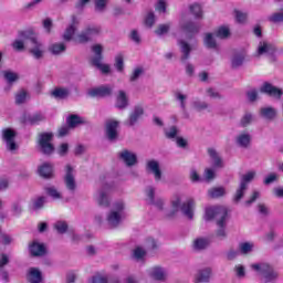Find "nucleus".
Masks as SVG:
<instances>
[{
	"instance_id": "nucleus-1",
	"label": "nucleus",
	"mask_w": 283,
	"mask_h": 283,
	"mask_svg": "<svg viewBox=\"0 0 283 283\" xmlns=\"http://www.w3.org/2000/svg\"><path fill=\"white\" fill-rule=\"evenodd\" d=\"M227 218H229V209L224 206H214L206 209V220H217L219 229L217 230L218 238H227V231L224 227L227 224Z\"/></svg>"
},
{
	"instance_id": "nucleus-2",
	"label": "nucleus",
	"mask_w": 283,
	"mask_h": 283,
	"mask_svg": "<svg viewBox=\"0 0 283 283\" xmlns=\"http://www.w3.org/2000/svg\"><path fill=\"white\" fill-rule=\"evenodd\" d=\"M251 269L258 271L265 283L275 282L279 277L277 272L269 263H254Z\"/></svg>"
},
{
	"instance_id": "nucleus-3",
	"label": "nucleus",
	"mask_w": 283,
	"mask_h": 283,
	"mask_svg": "<svg viewBox=\"0 0 283 283\" xmlns=\"http://www.w3.org/2000/svg\"><path fill=\"white\" fill-rule=\"evenodd\" d=\"M52 140H54V133H40L38 135V145L45 156H50L54 154V144H52Z\"/></svg>"
},
{
	"instance_id": "nucleus-4",
	"label": "nucleus",
	"mask_w": 283,
	"mask_h": 283,
	"mask_svg": "<svg viewBox=\"0 0 283 283\" xmlns=\"http://www.w3.org/2000/svg\"><path fill=\"white\" fill-rule=\"evenodd\" d=\"M95 56L91 60L92 65L101 70L102 74H109V64H103V45L95 44L92 46Z\"/></svg>"
},
{
	"instance_id": "nucleus-5",
	"label": "nucleus",
	"mask_w": 283,
	"mask_h": 283,
	"mask_svg": "<svg viewBox=\"0 0 283 283\" xmlns=\"http://www.w3.org/2000/svg\"><path fill=\"white\" fill-rule=\"evenodd\" d=\"M2 140L6 143L8 151H17L19 145L17 144V133L12 128H4L2 130Z\"/></svg>"
},
{
	"instance_id": "nucleus-6",
	"label": "nucleus",
	"mask_w": 283,
	"mask_h": 283,
	"mask_svg": "<svg viewBox=\"0 0 283 283\" xmlns=\"http://www.w3.org/2000/svg\"><path fill=\"white\" fill-rule=\"evenodd\" d=\"M113 92L114 87L105 84L90 88L87 96L91 98H107V96H112Z\"/></svg>"
},
{
	"instance_id": "nucleus-7",
	"label": "nucleus",
	"mask_w": 283,
	"mask_h": 283,
	"mask_svg": "<svg viewBox=\"0 0 283 283\" xmlns=\"http://www.w3.org/2000/svg\"><path fill=\"white\" fill-rule=\"evenodd\" d=\"M97 34H101V28L99 27H87L84 31H82L75 38V43H88V41H92L93 36H97Z\"/></svg>"
},
{
	"instance_id": "nucleus-8",
	"label": "nucleus",
	"mask_w": 283,
	"mask_h": 283,
	"mask_svg": "<svg viewBox=\"0 0 283 283\" xmlns=\"http://www.w3.org/2000/svg\"><path fill=\"white\" fill-rule=\"evenodd\" d=\"M245 61H248L247 60V51L245 50L237 51L232 55L231 67L233 70H238V67H242V65H244Z\"/></svg>"
},
{
	"instance_id": "nucleus-9",
	"label": "nucleus",
	"mask_w": 283,
	"mask_h": 283,
	"mask_svg": "<svg viewBox=\"0 0 283 283\" xmlns=\"http://www.w3.org/2000/svg\"><path fill=\"white\" fill-rule=\"evenodd\" d=\"M118 122L109 119L106 122V136L108 140H116L118 138Z\"/></svg>"
},
{
	"instance_id": "nucleus-10",
	"label": "nucleus",
	"mask_w": 283,
	"mask_h": 283,
	"mask_svg": "<svg viewBox=\"0 0 283 283\" xmlns=\"http://www.w3.org/2000/svg\"><path fill=\"white\" fill-rule=\"evenodd\" d=\"M119 158L120 160H123V163H125L127 167H134V165L138 163V157L136 156V154L127 149H124L119 153Z\"/></svg>"
},
{
	"instance_id": "nucleus-11",
	"label": "nucleus",
	"mask_w": 283,
	"mask_h": 283,
	"mask_svg": "<svg viewBox=\"0 0 283 283\" xmlns=\"http://www.w3.org/2000/svg\"><path fill=\"white\" fill-rule=\"evenodd\" d=\"M74 168L71 165H66V175L64 177V182L69 191H76V180L73 175Z\"/></svg>"
},
{
	"instance_id": "nucleus-12",
	"label": "nucleus",
	"mask_w": 283,
	"mask_h": 283,
	"mask_svg": "<svg viewBox=\"0 0 283 283\" xmlns=\"http://www.w3.org/2000/svg\"><path fill=\"white\" fill-rule=\"evenodd\" d=\"M261 92L263 94H268V96H273L274 98H282V90L273 86L271 83L265 82L261 87Z\"/></svg>"
},
{
	"instance_id": "nucleus-13",
	"label": "nucleus",
	"mask_w": 283,
	"mask_h": 283,
	"mask_svg": "<svg viewBox=\"0 0 283 283\" xmlns=\"http://www.w3.org/2000/svg\"><path fill=\"white\" fill-rule=\"evenodd\" d=\"M181 30L191 39L193 34L200 32V24L193 21H186L181 24Z\"/></svg>"
},
{
	"instance_id": "nucleus-14",
	"label": "nucleus",
	"mask_w": 283,
	"mask_h": 283,
	"mask_svg": "<svg viewBox=\"0 0 283 283\" xmlns=\"http://www.w3.org/2000/svg\"><path fill=\"white\" fill-rule=\"evenodd\" d=\"M29 251L33 258H41V256L45 255V253H46L45 245L43 243H39L36 241H33L29 245Z\"/></svg>"
},
{
	"instance_id": "nucleus-15",
	"label": "nucleus",
	"mask_w": 283,
	"mask_h": 283,
	"mask_svg": "<svg viewBox=\"0 0 283 283\" xmlns=\"http://www.w3.org/2000/svg\"><path fill=\"white\" fill-rule=\"evenodd\" d=\"M146 169L148 171H151V174H154L155 176V180L158 182L159 180H161L163 178V171L160 170V164H158V161L156 160H149L146 164Z\"/></svg>"
},
{
	"instance_id": "nucleus-16",
	"label": "nucleus",
	"mask_w": 283,
	"mask_h": 283,
	"mask_svg": "<svg viewBox=\"0 0 283 283\" xmlns=\"http://www.w3.org/2000/svg\"><path fill=\"white\" fill-rule=\"evenodd\" d=\"M193 207H196V201H193V199H188L181 205V211L184 216L189 218V220H193Z\"/></svg>"
},
{
	"instance_id": "nucleus-17",
	"label": "nucleus",
	"mask_w": 283,
	"mask_h": 283,
	"mask_svg": "<svg viewBox=\"0 0 283 283\" xmlns=\"http://www.w3.org/2000/svg\"><path fill=\"white\" fill-rule=\"evenodd\" d=\"M178 45L180 46V52H181V61L185 63V61H188L190 54H191V45L187 43L184 40L178 41Z\"/></svg>"
},
{
	"instance_id": "nucleus-18",
	"label": "nucleus",
	"mask_w": 283,
	"mask_h": 283,
	"mask_svg": "<svg viewBox=\"0 0 283 283\" xmlns=\"http://www.w3.org/2000/svg\"><path fill=\"white\" fill-rule=\"evenodd\" d=\"M211 277V270L209 268H206L203 270H200L196 277L195 282L196 283H209V280Z\"/></svg>"
},
{
	"instance_id": "nucleus-19",
	"label": "nucleus",
	"mask_w": 283,
	"mask_h": 283,
	"mask_svg": "<svg viewBox=\"0 0 283 283\" xmlns=\"http://www.w3.org/2000/svg\"><path fill=\"white\" fill-rule=\"evenodd\" d=\"M145 114L143 106H135L134 112L130 114L128 125L132 127L138 123V118Z\"/></svg>"
},
{
	"instance_id": "nucleus-20",
	"label": "nucleus",
	"mask_w": 283,
	"mask_h": 283,
	"mask_svg": "<svg viewBox=\"0 0 283 283\" xmlns=\"http://www.w3.org/2000/svg\"><path fill=\"white\" fill-rule=\"evenodd\" d=\"M277 52V49L275 45L269 43V42H260L258 53L259 54H275Z\"/></svg>"
},
{
	"instance_id": "nucleus-21",
	"label": "nucleus",
	"mask_w": 283,
	"mask_h": 283,
	"mask_svg": "<svg viewBox=\"0 0 283 283\" xmlns=\"http://www.w3.org/2000/svg\"><path fill=\"white\" fill-rule=\"evenodd\" d=\"M28 281L30 283H41L43 282V275L41 274V271L36 268H31L29 270Z\"/></svg>"
},
{
	"instance_id": "nucleus-22",
	"label": "nucleus",
	"mask_w": 283,
	"mask_h": 283,
	"mask_svg": "<svg viewBox=\"0 0 283 283\" xmlns=\"http://www.w3.org/2000/svg\"><path fill=\"white\" fill-rule=\"evenodd\" d=\"M76 23H78V21H76V17L73 15L72 24L69 28H66V30L63 34V39L65 41H72V36H74V34L76 32Z\"/></svg>"
},
{
	"instance_id": "nucleus-23",
	"label": "nucleus",
	"mask_w": 283,
	"mask_h": 283,
	"mask_svg": "<svg viewBox=\"0 0 283 283\" xmlns=\"http://www.w3.org/2000/svg\"><path fill=\"white\" fill-rule=\"evenodd\" d=\"M129 105V101L127 99V94L125 91H119L116 99V107L118 109H125Z\"/></svg>"
},
{
	"instance_id": "nucleus-24",
	"label": "nucleus",
	"mask_w": 283,
	"mask_h": 283,
	"mask_svg": "<svg viewBox=\"0 0 283 283\" xmlns=\"http://www.w3.org/2000/svg\"><path fill=\"white\" fill-rule=\"evenodd\" d=\"M18 36L24 41H31L33 44L38 42L36 36L34 35V30L32 29L19 31Z\"/></svg>"
},
{
	"instance_id": "nucleus-25",
	"label": "nucleus",
	"mask_w": 283,
	"mask_h": 283,
	"mask_svg": "<svg viewBox=\"0 0 283 283\" xmlns=\"http://www.w3.org/2000/svg\"><path fill=\"white\" fill-rule=\"evenodd\" d=\"M66 123L71 129H74V127H77V125H85V120H83V118L76 114L70 115L66 118Z\"/></svg>"
},
{
	"instance_id": "nucleus-26",
	"label": "nucleus",
	"mask_w": 283,
	"mask_h": 283,
	"mask_svg": "<svg viewBox=\"0 0 283 283\" xmlns=\"http://www.w3.org/2000/svg\"><path fill=\"white\" fill-rule=\"evenodd\" d=\"M39 175L42 178H52V176H54V168L50 164H43L39 168Z\"/></svg>"
},
{
	"instance_id": "nucleus-27",
	"label": "nucleus",
	"mask_w": 283,
	"mask_h": 283,
	"mask_svg": "<svg viewBox=\"0 0 283 283\" xmlns=\"http://www.w3.org/2000/svg\"><path fill=\"white\" fill-rule=\"evenodd\" d=\"M149 275H150V277H153V280L163 282V280H165V270H163V268H160V266L151 268L149 271Z\"/></svg>"
},
{
	"instance_id": "nucleus-28",
	"label": "nucleus",
	"mask_w": 283,
	"mask_h": 283,
	"mask_svg": "<svg viewBox=\"0 0 283 283\" xmlns=\"http://www.w3.org/2000/svg\"><path fill=\"white\" fill-rule=\"evenodd\" d=\"M52 96L60 101H63L64 98H67V96H70V90L56 87L52 91Z\"/></svg>"
},
{
	"instance_id": "nucleus-29",
	"label": "nucleus",
	"mask_w": 283,
	"mask_h": 283,
	"mask_svg": "<svg viewBox=\"0 0 283 283\" xmlns=\"http://www.w3.org/2000/svg\"><path fill=\"white\" fill-rule=\"evenodd\" d=\"M214 36L218 39H229V36H231V31L229 30V27L222 25L214 31Z\"/></svg>"
},
{
	"instance_id": "nucleus-30",
	"label": "nucleus",
	"mask_w": 283,
	"mask_h": 283,
	"mask_svg": "<svg viewBox=\"0 0 283 283\" xmlns=\"http://www.w3.org/2000/svg\"><path fill=\"white\" fill-rule=\"evenodd\" d=\"M33 48L30 49V54L34 56V59H42L43 57V44H41L39 41L33 43Z\"/></svg>"
},
{
	"instance_id": "nucleus-31",
	"label": "nucleus",
	"mask_w": 283,
	"mask_h": 283,
	"mask_svg": "<svg viewBox=\"0 0 283 283\" xmlns=\"http://www.w3.org/2000/svg\"><path fill=\"white\" fill-rule=\"evenodd\" d=\"M203 43H205L206 48H208L209 50H216L218 48V43L216 42V39H213L212 33L206 34Z\"/></svg>"
},
{
	"instance_id": "nucleus-32",
	"label": "nucleus",
	"mask_w": 283,
	"mask_h": 283,
	"mask_svg": "<svg viewBox=\"0 0 283 283\" xmlns=\"http://www.w3.org/2000/svg\"><path fill=\"white\" fill-rule=\"evenodd\" d=\"M260 114L268 120H273V118H275V109L273 107H263L260 109Z\"/></svg>"
},
{
	"instance_id": "nucleus-33",
	"label": "nucleus",
	"mask_w": 283,
	"mask_h": 283,
	"mask_svg": "<svg viewBox=\"0 0 283 283\" xmlns=\"http://www.w3.org/2000/svg\"><path fill=\"white\" fill-rule=\"evenodd\" d=\"M208 154L210 156V158H212L213 163H214V167H223L222 165V158H220V156H218V153L216 151V149L213 148H208Z\"/></svg>"
},
{
	"instance_id": "nucleus-34",
	"label": "nucleus",
	"mask_w": 283,
	"mask_h": 283,
	"mask_svg": "<svg viewBox=\"0 0 283 283\" xmlns=\"http://www.w3.org/2000/svg\"><path fill=\"white\" fill-rule=\"evenodd\" d=\"M237 143L238 145H240V147H249V145H251V135L249 134H241L238 136L237 138Z\"/></svg>"
},
{
	"instance_id": "nucleus-35",
	"label": "nucleus",
	"mask_w": 283,
	"mask_h": 283,
	"mask_svg": "<svg viewBox=\"0 0 283 283\" xmlns=\"http://www.w3.org/2000/svg\"><path fill=\"white\" fill-rule=\"evenodd\" d=\"M32 209L33 211H39V209H43V207L45 206V197L40 196L35 199H32Z\"/></svg>"
},
{
	"instance_id": "nucleus-36",
	"label": "nucleus",
	"mask_w": 283,
	"mask_h": 283,
	"mask_svg": "<svg viewBox=\"0 0 283 283\" xmlns=\"http://www.w3.org/2000/svg\"><path fill=\"white\" fill-rule=\"evenodd\" d=\"M107 221L113 227L120 224V213H118L117 211H112L107 217Z\"/></svg>"
},
{
	"instance_id": "nucleus-37",
	"label": "nucleus",
	"mask_w": 283,
	"mask_h": 283,
	"mask_svg": "<svg viewBox=\"0 0 283 283\" xmlns=\"http://www.w3.org/2000/svg\"><path fill=\"white\" fill-rule=\"evenodd\" d=\"M227 193L224 187H216L209 190L210 198H222Z\"/></svg>"
},
{
	"instance_id": "nucleus-38",
	"label": "nucleus",
	"mask_w": 283,
	"mask_h": 283,
	"mask_svg": "<svg viewBox=\"0 0 283 283\" xmlns=\"http://www.w3.org/2000/svg\"><path fill=\"white\" fill-rule=\"evenodd\" d=\"M247 191V186L245 184H240L239 189L235 191L233 196V202H240L242 198H244V192Z\"/></svg>"
},
{
	"instance_id": "nucleus-39",
	"label": "nucleus",
	"mask_w": 283,
	"mask_h": 283,
	"mask_svg": "<svg viewBox=\"0 0 283 283\" xmlns=\"http://www.w3.org/2000/svg\"><path fill=\"white\" fill-rule=\"evenodd\" d=\"M189 10L195 19H202V7L198 3L190 4Z\"/></svg>"
},
{
	"instance_id": "nucleus-40",
	"label": "nucleus",
	"mask_w": 283,
	"mask_h": 283,
	"mask_svg": "<svg viewBox=\"0 0 283 283\" xmlns=\"http://www.w3.org/2000/svg\"><path fill=\"white\" fill-rule=\"evenodd\" d=\"M115 67L117 72H123L125 70V57L122 53L115 56Z\"/></svg>"
},
{
	"instance_id": "nucleus-41",
	"label": "nucleus",
	"mask_w": 283,
	"mask_h": 283,
	"mask_svg": "<svg viewBox=\"0 0 283 283\" xmlns=\"http://www.w3.org/2000/svg\"><path fill=\"white\" fill-rule=\"evenodd\" d=\"M30 125H39V123H43L45 120V116L41 113H35L28 118Z\"/></svg>"
},
{
	"instance_id": "nucleus-42",
	"label": "nucleus",
	"mask_w": 283,
	"mask_h": 283,
	"mask_svg": "<svg viewBox=\"0 0 283 283\" xmlns=\"http://www.w3.org/2000/svg\"><path fill=\"white\" fill-rule=\"evenodd\" d=\"M52 54H61V52H65L66 46L65 43H54L49 48Z\"/></svg>"
},
{
	"instance_id": "nucleus-43",
	"label": "nucleus",
	"mask_w": 283,
	"mask_h": 283,
	"mask_svg": "<svg viewBox=\"0 0 283 283\" xmlns=\"http://www.w3.org/2000/svg\"><path fill=\"white\" fill-rule=\"evenodd\" d=\"M193 247L198 251H202V249H207V247H209V240L202 238L196 239L193 242Z\"/></svg>"
},
{
	"instance_id": "nucleus-44",
	"label": "nucleus",
	"mask_w": 283,
	"mask_h": 283,
	"mask_svg": "<svg viewBox=\"0 0 283 283\" xmlns=\"http://www.w3.org/2000/svg\"><path fill=\"white\" fill-rule=\"evenodd\" d=\"M170 28H171V24L169 23L159 24L155 30V34H157V36H163V34H167V32H169Z\"/></svg>"
},
{
	"instance_id": "nucleus-45",
	"label": "nucleus",
	"mask_w": 283,
	"mask_h": 283,
	"mask_svg": "<svg viewBox=\"0 0 283 283\" xmlns=\"http://www.w3.org/2000/svg\"><path fill=\"white\" fill-rule=\"evenodd\" d=\"M144 23L147 28H153L154 23H156V14H154L153 11L148 12L144 20Z\"/></svg>"
},
{
	"instance_id": "nucleus-46",
	"label": "nucleus",
	"mask_w": 283,
	"mask_h": 283,
	"mask_svg": "<svg viewBox=\"0 0 283 283\" xmlns=\"http://www.w3.org/2000/svg\"><path fill=\"white\" fill-rule=\"evenodd\" d=\"M2 74L8 83H14V81L19 80V75L12 71H3Z\"/></svg>"
},
{
	"instance_id": "nucleus-47",
	"label": "nucleus",
	"mask_w": 283,
	"mask_h": 283,
	"mask_svg": "<svg viewBox=\"0 0 283 283\" xmlns=\"http://www.w3.org/2000/svg\"><path fill=\"white\" fill-rule=\"evenodd\" d=\"M234 14H235L237 23H247V19H248L247 13L240 10H234Z\"/></svg>"
},
{
	"instance_id": "nucleus-48",
	"label": "nucleus",
	"mask_w": 283,
	"mask_h": 283,
	"mask_svg": "<svg viewBox=\"0 0 283 283\" xmlns=\"http://www.w3.org/2000/svg\"><path fill=\"white\" fill-rule=\"evenodd\" d=\"M54 228L56 229L57 233L63 234L67 232V223L64 221H57Z\"/></svg>"
},
{
	"instance_id": "nucleus-49",
	"label": "nucleus",
	"mask_w": 283,
	"mask_h": 283,
	"mask_svg": "<svg viewBox=\"0 0 283 283\" xmlns=\"http://www.w3.org/2000/svg\"><path fill=\"white\" fill-rule=\"evenodd\" d=\"M45 191L48 196H50L51 198H54L55 200H59V198H61V192H59V190H56V188L54 187L45 188Z\"/></svg>"
},
{
	"instance_id": "nucleus-50",
	"label": "nucleus",
	"mask_w": 283,
	"mask_h": 283,
	"mask_svg": "<svg viewBox=\"0 0 283 283\" xmlns=\"http://www.w3.org/2000/svg\"><path fill=\"white\" fill-rule=\"evenodd\" d=\"M251 120H253V115L251 113H247L240 122L241 127H249L251 125Z\"/></svg>"
},
{
	"instance_id": "nucleus-51",
	"label": "nucleus",
	"mask_w": 283,
	"mask_h": 283,
	"mask_svg": "<svg viewBox=\"0 0 283 283\" xmlns=\"http://www.w3.org/2000/svg\"><path fill=\"white\" fill-rule=\"evenodd\" d=\"M98 205L99 207H109V199H107L105 191L99 193Z\"/></svg>"
},
{
	"instance_id": "nucleus-52",
	"label": "nucleus",
	"mask_w": 283,
	"mask_h": 283,
	"mask_svg": "<svg viewBox=\"0 0 283 283\" xmlns=\"http://www.w3.org/2000/svg\"><path fill=\"white\" fill-rule=\"evenodd\" d=\"M25 98H28V92L21 91L20 93H18L15 95L17 105H21V104L25 103Z\"/></svg>"
},
{
	"instance_id": "nucleus-53",
	"label": "nucleus",
	"mask_w": 283,
	"mask_h": 283,
	"mask_svg": "<svg viewBox=\"0 0 283 283\" xmlns=\"http://www.w3.org/2000/svg\"><path fill=\"white\" fill-rule=\"evenodd\" d=\"M269 21H271V23H282V21H283V11L282 12L273 13L269 18Z\"/></svg>"
},
{
	"instance_id": "nucleus-54",
	"label": "nucleus",
	"mask_w": 283,
	"mask_h": 283,
	"mask_svg": "<svg viewBox=\"0 0 283 283\" xmlns=\"http://www.w3.org/2000/svg\"><path fill=\"white\" fill-rule=\"evenodd\" d=\"M155 10L157 12H167V1L166 0H158L156 7H155Z\"/></svg>"
},
{
	"instance_id": "nucleus-55",
	"label": "nucleus",
	"mask_w": 283,
	"mask_h": 283,
	"mask_svg": "<svg viewBox=\"0 0 283 283\" xmlns=\"http://www.w3.org/2000/svg\"><path fill=\"white\" fill-rule=\"evenodd\" d=\"M240 251L241 253H251L252 249H253V244L249 243V242H244V243H240Z\"/></svg>"
},
{
	"instance_id": "nucleus-56",
	"label": "nucleus",
	"mask_w": 283,
	"mask_h": 283,
	"mask_svg": "<svg viewBox=\"0 0 283 283\" xmlns=\"http://www.w3.org/2000/svg\"><path fill=\"white\" fill-rule=\"evenodd\" d=\"M12 48L13 50H15L17 52H23V50H25V44L23 43V41L21 40H15L12 43Z\"/></svg>"
},
{
	"instance_id": "nucleus-57",
	"label": "nucleus",
	"mask_w": 283,
	"mask_h": 283,
	"mask_svg": "<svg viewBox=\"0 0 283 283\" xmlns=\"http://www.w3.org/2000/svg\"><path fill=\"white\" fill-rule=\"evenodd\" d=\"M172 212L169 214L170 217L178 213V209H180V197H177L176 200L171 201Z\"/></svg>"
},
{
	"instance_id": "nucleus-58",
	"label": "nucleus",
	"mask_w": 283,
	"mask_h": 283,
	"mask_svg": "<svg viewBox=\"0 0 283 283\" xmlns=\"http://www.w3.org/2000/svg\"><path fill=\"white\" fill-rule=\"evenodd\" d=\"M253 178H255V172H248L247 175H244L242 177L241 185L244 184L245 188H247V184L251 182V180H253Z\"/></svg>"
},
{
	"instance_id": "nucleus-59",
	"label": "nucleus",
	"mask_w": 283,
	"mask_h": 283,
	"mask_svg": "<svg viewBox=\"0 0 283 283\" xmlns=\"http://www.w3.org/2000/svg\"><path fill=\"white\" fill-rule=\"evenodd\" d=\"M165 134L166 138H176V136H178V128L176 126H171Z\"/></svg>"
},
{
	"instance_id": "nucleus-60",
	"label": "nucleus",
	"mask_w": 283,
	"mask_h": 283,
	"mask_svg": "<svg viewBox=\"0 0 283 283\" xmlns=\"http://www.w3.org/2000/svg\"><path fill=\"white\" fill-rule=\"evenodd\" d=\"M247 96H248V101H250V103H255V101H258V91L252 90L247 93Z\"/></svg>"
},
{
	"instance_id": "nucleus-61",
	"label": "nucleus",
	"mask_w": 283,
	"mask_h": 283,
	"mask_svg": "<svg viewBox=\"0 0 283 283\" xmlns=\"http://www.w3.org/2000/svg\"><path fill=\"white\" fill-rule=\"evenodd\" d=\"M106 6H107V0H95V8L99 12L105 10Z\"/></svg>"
},
{
	"instance_id": "nucleus-62",
	"label": "nucleus",
	"mask_w": 283,
	"mask_h": 283,
	"mask_svg": "<svg viewBox=\"0 0 283 283\" xmlns=\"http://www.w3.org/2000/svg\"><path fill=\"white\" fill-rule=\"evenodd\" d=\"M140 74H143V69L140 67L135 69V71L130 75V82L134 83V81H138V77L140 76Z\"/></svg>"
},
{
	"instance_id": "nucleus-63",
	"label": "nucleus",
	"mask_w": 283,
	"mask_h": 283,
	"mask_svg": "<svg viewBox=\"0 0 283 283\" xmlns=\"http://www.w3.org/2000/svg\"><path fill=\"white\" fill-rule=\"evenodd\" d=\"M1 242L4 247H8V244H12V237H10L7 233L1 234Z\"/></svg>"
},
{
	"instance_id": "nucleus-64",
	"label": "nucleus",
	"mask_w": 283,
	"mask_h": 283,
	"mask_svg": "<svg viewBox=\"0 0 283 283\" xmlns=\"http://www.w3.org/2000/svg\"><path fill=\"white\" fill-rule=\"evenodd\" d=\"M92 283H107V277H105V276H93Z\"/></svg>"
}]
</instances>
